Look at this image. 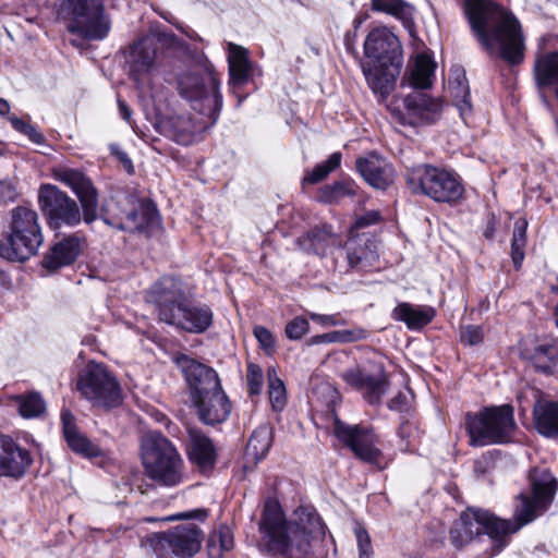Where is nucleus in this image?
I'll return each instance as SVG.
<instances>
[{
  "instance_id": "2eb2a0df",
  "label": "nucleus",
  "mask_w": 558,
  "mask_h": 558,
  "mask_svg": "<svg viewBox=\"0 0 558 558\" xmlns=\"http://www.w3.org/2000/svg\"><path fill=\"white\" fill-rule=\"evenodd\" d=\"M189 296L180 276L163 275L146 291L145 300L153 305L160 322L167 323Z\"/></svg>"
},
{
  "instance_id": "774afa93",
  "label": "nucleus",
  "mask_w": 558,
  "mask_h": 558,
  "mask_svg": "<svg viewBox=\"0 0 558 558\" xmlns=\"http://www.w3.org/2000/svg\"><path fill=\"white\" fill-rule=\"evenodd\" d=\"M9 283H10V278H9L8 274L0 268V288L5 287Z\"/></svg>"
},
{
  "instance_id": "f8f14e48",
  "label": "nucleus",
  "mask_w": 558,
  "mask_h": 558,
  "mask_svg": "<svg viewBox=\"0 0 558 558\" xmlns=\"http://www.w3.org/2000/svg\"><path fill=\"white\" fill-rule=\"evenodd\" d=\"M77 390L94 407L109 410L122 403L121 386L102 363L90 361L86 365L78 376Z\"/></svg>"
},
{
  "instance_id": "8fccbe9b",
  "label": "nucleus",
  "mask_w": 558,
  "mask_h": 558,
  "mask_svg": "<svg viewBox=\"0 0 558 558\" xmlns=\"http://www.w3.org/2000/svg\"><path fill=\"white\" fill-rule=\"evenodd\" d=\"M459 85H461V82H459ZM459 88L462 92V96L461 98H459V95H456V107L459 110L461 119L463 121H466V119L472 114L473 111L470 88L469 86H459Z\"/></svg>"
},
{
  "instance_id": "b1692460",
  "label": "nucleus",
  "mask_w": 558,
  "mask_h": 558,
  "mask_svg": "<svg viewBox=\"0 0 558 558\" xmlns=\"http://www.w3.org/2000/svg\"><path fill=\"white\" fill-rule=\"evenodd\" d=\"M32 462L28 450L20 447L11 437L0 434V476L19 478Z\"/></svg>"
},
{
  "instance_id": "393cba45",
  "label": "nucleus",
  "mask_w": 558,
  "mask_h": 558,
  "mask_svg": "<svg viewBox=\"0 0 558 558\" xmlns=\"http://www.w3.org/2000/svg\"><path fill=\"white\" fill-rule=\"evenodd\" d=\"M298 243L306 253L325 257L331 248L341 246V236L335 232L331 223L322 222L304 232Z\"/></svg>"
},
{
  "instance_id": "052dcab7",
  "label": "nucleus",
  "mask_w": 558,
  "mask_h": 558,
  "mask_svg": "<svg viewBox=\"0 0 558 558\" xmlns=\"http://www.w3.org/2000/svg\"><path fill=\"white\" fill-rule=\"evenodd\" d=\"M207 517V511L204 509H197L194 511H186L178 513L174 517L167 518L166 520H174V519H181V520H190V519H205Z\"/></svg>"
},
{
  "instance_id": "ea45409f",
  "label": "nucleus",
  "mask_w": 558,
  "mask_h": 558,
  "mask_svg": "<svg viewBox=\"0 0 558 558\" xmlns=\"http://www.w3.org/2000/svg\"><path fill=\"white\" fill-rule=\"evenodd\" d=\"M19 413L24 418H35L44 414L46 403L38 392H29L14 397Z\"/></svg>"
},
{
  "instance_id": "4d7b16f0",
  "label": "nucleus",
  "mask_w": 558,
  "mask_h": 558,
  "mask_svg": "<svg viewBox=\"0 0 558 558\" xmlns=\"http://www.w3.org/2000/svg\"><path fill=\"white\" fill-rule=\"evenodd\" d=\"M315 392H322V395L326 397V403L328 407H333L339 399L338 391L329 384H323L318 389L315 390Z\"/></svg>"
},
{
  "instance_id": "473e14b6",
  "label": "nucleus",
  "mask_w": 558,
  "mask_h": 558,
  "mask_svg": "<svg viewBox=\"0 0 558 558\" xmlns=\"http://www.w3.org/2000/svg\"><path fill=\"white\" fill-rule=\"evenodd\" d=\"M533 420L541 435L558 439V402L537 400L533 408Z\"/></svg>"
},
{
  "instance_id": "f03ea898",
  "label": "nucleus",
  "mask_w": 558,
  "mask_h": 558,
  "mask_svg": "<svg viewBox=\"0 0 558 558\" xmlns=\"http://www.w3.org/2000/svg\"><path fill=\"white\" fill-rule=\"evenodd\" d=\"M51 177L69 187L76 199L54 184H40L37 202L48 228L58 232L82 221L94 223L98 219L99 190L93 180L82 169L70 167L52 168Z\"/></svg>"
},
{
  "instance_id": "20e7f679",
  "label": "nucleus",
  "mask_w": 558,
  "mask_h": 558,
  "mask_svg": "<svg viewBox=\"0 0 558 558\" xmlns=\"http://www.w3.org/2000/svg\"><path fill=\"white\" fill-rule=\"evenodd\" d=\"M463 14L472 35L489 54L499 45V57L509 65L524 61V36L519 20L496 0H463Z\"/></svg>"
},
{
  "instance_id": "bb28decb",
  "label": "nucleus",
  "mask_w": 558,
  "mask_h": 558,
  "mask_svg": "<svg viewBox=\"0 0 558 558\" xmlns=\"http://www.w3.org/2000/svg\"><path fill=\"white\" fill-rule=\"evenodd\" d=\"M189 459L201 472H209L216 462V450L213 441L201 430L189 429Z\"/></svg>"
},
{
  "instance_id": "6ab92c4d",
  "label": "nucleus",
  "mask_w": 558,
  "mask_h": 558,
  "mask_svg": "<svg viewBox=\"0 0 558 558\" xmlns=\"http://www.w3.org/2000/svg\"><path fill=\"white\" fill-rule=\"evenodd\" d=\"M56 239L57 241L46 252L41 260L43 268L48 271H57L73 265L87 246V238L82 230L63 234L60 238L56 232Z\"/></svg>"
},
{
  "instance_id": "338daca9",
  "label": "nucleus",
  "mask_w": 558,
  "mask_h": 558,
  "mask_svg": "<svg viewBox=\"0 0 558 558\" xmlns=\"http://www.w3.org/2000/svg\"><path fill=\"white\" fill-rule=\"evenodd\" d=\"M412 430V426L409 423H403L400 426L399 435L404 438L405 436H410V433Z\"/></svg>"
},
{
  "instance_id": "a878e982",
  "label": "nucleus",
  "mask_w": 558,
  "mask_h": 558,
  "mask_svg": "<svg viewBox=\"0 0 558 558\" xmlns=\"http://www.w3.org/2000/svg\"><path fill=\"white\" fill-rule=\"evenodd\" d=\"M437 312L430 305H416L410 302H400L391 311V318L403 323L408 329L418 331L428 326L436 317Z\"/></svg>"
},
{
  "instance_id": "69168bd1",
  "label": "nucleus",
  "mask_w": 558,
  "mask_h": 558,
  "mask_svg": "<svg viewBox=\"0 0 558 558\" xmlns=\"http://www.w3.org/2000/svg\"><path fill=\"white\" fill-rule=\"evenodd\" d=\"M10 104L7 99L0 97V116L10 117Z\"/></svg>"
},
{
  "instance_id": "c9c22d12",
  "label": "nucleus",
  "mask_w": 558,
  "mask_h": 558,
  "mask_svg": "<svg viewBox=\"0 0 558 558\" xmlns=\"http://www.w3.org/2000/svg\"><path fill=\"white\" fill-rule=\"evenodd\" d=\"M342 161V154L335 151L328 156V158L317 165L311 170L306 169L301 180V189L303 192L310 185H315L324 182L330 173L340 168Z\"/></svg>"
},
{
  "instance_id": "58836bf2",
  "label": "nucleus",
  "mask_w": 558,
  "mask_h": 558,
  "mask_svg": "<svg viewBox=\"0 0 558 558\" xmlns=\"http://www.w3.org/2000/svg\"><path fill=\"white\" fill-rule=\"evenodd\" d=\"M232 547L233 536L228 526L222 525L218 531L209 535L207 553L210 558H222L223 554L229 551Z\"/></svg>"
},
{
  "instance_id": "423d86ee",
  "label": "nucleus",
  "mask_w": 558,
  "mask_h": 558,
  "mask_svg": "<svg viewBox=\"0 0 558 558\" xmlns=\"http://www.w3.org/2000/svg\"><path fill=\"white\" fill-rule=\"evenodd\" d=\"M178 92L191 108L215 125L223 107L221 73L204 53L193 57L191 66L178 76Z\"/></svg>"
},
{
  "instance_id": "bf43d9fd",
  "label": "nucleus",
  "mask_w": 558,
  "mask_h": 558,
  "mask_svg": "<svg viewBox=\"0 0 558 558\" xmlns=\"http://www.w3.org/2000/svg\"><path fill=\"white\" fill-rule=\"evenodd\" d=\"M388 407L395 411H405L408 409V397L403 392H398L397 396L391 398L388 402Z\"/></svg>"
},
{
  "instance_id": "39448f33",
  "label": "nucleus",
  "mask_w": 558,
  "mask_h": 558,
  "mask_svg": "<svg viewBox=\"0 0 558 558\" xmlns=\"http://www.w3.org/2000/svg\"><path fill=\"white\" fill-rule=\"evenodd\" d=\"M362 72L375 94L388 96L403 68V48L399 37L387 26L373 27L363 44Z\"/></svg>"
},
{
  "instance_id": "680f3d73",
  "label": "nucleus",
  "mask_w": 558,
  "mask_h": 558,
  "mask_svg": "<svg viewBox=\"0 0 558 558\" xmlns=\"http://www.w3.org/2000/svg\"><path fill=\"white\" fill-rule=\"evenodd\" d=\"M118 107H119L120 117L130 123L131 118H132V110L129 107V105L123 99L118 98Z\"/></svg>"
},
{
  "instance_id": "c85d7f7f",
  "label": "nucleus",
  "mask_w": 558,
  "mask_h": 558,
  "mask_svg": "<svg viewBox=\"0 0 558 558\" xmlns=\"http://www.w3.org/2000/svg\"><path fill=\"white\" fill-rule=\"evenodd\" d=\"M126 219L134 226V232L151 238L160 227L161 218L155 202L150 198H141L138 205L130 210Z\"/></svg>"
},
{
  "instance_id": "a19ab883",
  "label": "nucleus",
  "mask_w": 558,
  "mask_h": 558,
  "mask_svg": "<svg viewBox=\"0 0 558 558\" xmlns=\"http://www.w3.org/2000/svg\"><path fill=\"white\" fill-rule=\"evenodd\" d=\"M268 396L274 411L280 412L287 404L284 384L276 376L275 371L268 372Z\"/></svg>"
},
{
  "instance_id": "13d9d810",
  "label": "nucleus",
  "mask_w": 558,
  "mask_h": 558,
  "mask_svg": "<svg viewBox=\"0 0 558 558\" xmlns=\"http://www.w3.org/2000/svg\"><path fill=\"white\" fill-rule=\"evenodd\" d=\"M307 316L312 322L322 326H336L339 322L338 315H325L310 312Z\"/></svg>"
},
{
  "instance_id": "79ce46f5",
  "label": "nucleus",
  "mask_w": 558,
  "mask_h": 558,
  "mask_svg": "<svg viewBox=\"0 0 558 558\" xmlns=\"http://www.w3.org/2000/svg\"><path fill=\"white\" fill-rule=\"evenodd\" d=\"M533 354L524 355L530 359L535 369L544 373L558 372V351H531Z\"/></svg>"
},
{
  "instance_id": "2f4dec72",
  "label": "nucleus",
  "mask_w": 558,
  "mask_h": 558,
  "mask_svg": "<svg viewBox=\"0 0 558 558\" xmlns=\"http://www.w3.org/2000/svg\"><path fill=\"white\" fill-rule=\"evenodd\" d=\"M344 248L350 270L363 268L366 263L372 262L376 256L375 243L366 235L348 234Z\"/></svg>"
},
{
  "instance_id": "5fc2aeb1",
  "label": "nucleus",
  "mask_w": 558,
  "mask_h": 558,
  "mask_svg": "<svg viewBox=\"0 0 558 558\" xmlns=\"http://www.w3.org/2000/svg\"><path fill=\"white\" fill-rule=\"evenodd\" d=\"M356 41H357V31L355 29H349L344 34L343 38V45L345 48V51L348 54L352 56L356 60L360 59V53L356 48Z\"/></svg>"
},
{
  "instance_id": "c756f323",
  "label": "nucleus",
  "mask_w": 558,
  "mask_h": 558,
  "mask_svg": "<svg viewBox=\"0 0 558 558\" xmlns=\"http://www.w3.org/2000/svg\"><path fill=\"white\" fill-rule=\"evenodd\" d=\"M356 172L372 187L377 190H387L392 183V178L386 166L379 162V156L374 150L367 157H357L355 160Z\"/></svg>"
},
{
  "instance_id": "49530a36",
  "label": "nucleus",
  "mask_w": 558,
  "mask_h": 558,
  "mask_svg": "<svg viewBox=\"0 0 558 558\" xmlns=\"http://www.w3.org/2000/svg\"><path fill=\"white\" fill-rule=\"evenodd\" d=\"M383 220L381 214L378 210H368L363 215L356 216L353 223L348 230V234L362 235L359 231L361 229L375 226Z\"/></svg>"
},
{
  "instance_id": "4468645a",
  "label": "nucleus",
  "mask_w": 558,
  "mask_h": 558,
  "mask_svg": "<svg viewBox=\"0 0 558 558\" xmlns=\"http://www.w3.org/2000/svg\"><path fill=\"white\" fill-rule=\"evenodd\" d=\"M341 377L372 405L379 404L390 388V378L385 371L383 354H378L368 364L347 369Z\"/></svg>"
},
{
  "instance_id": "9d476101",
  "label": "nucleus",
  "mask_w": 558,
  "mask_h": 558,
  "mask_svg": "<svg viewBox=\"0 0 558 558\" xmlns=\"http://www.w3.org/2000/svg\"><path fill=\"white\" fill-rule=\"evenodd\" d=\"M407 182L413 194H422L436 203L451 206L457 205L465 193L463 182L456 172L433 165L413 168L407 175Z\"/></svg>"
},
{
  "instance_id": "e2e57ef3",
  "label": "nucleus",
  "mask_w": 558,
  "mask_h": 558,
  "mask_svg": "<svg viewBox=\"0 0 558 558\" xmlns=\"http://www.w3.org/2000/svg\"><path fill=\"white\" fill-rule=\"evenodd\" d=\"M12 187L4 181H0V205L11 197Z\"/></svg>"
},
{
  "instance_id": "a211bd4d",
  "label": "nucleus",
  "mask_w": 558,
  "mask_h": 558,
  "mask_svg": "<svg viewBox=\"0 0 558 558\" xmlns=\"http://www.w3.org/2000/svg\"><path fill=\"white\" fill-rule=\"evenodd\" d=\"M333 433L359 459L371 464L379 463L381 451L377 448L378 437L372 428L360 425L349 426L336 420Z\"/></svg>"
},
{
  "instance_id": "de8ad7c7",
  "label": "nucleus",
  "mask_w": 558,
  "mask_h": 558,
  "mask_svg": "<svg viewBox=\"0 0 558 558\" xmlns=\"http://www.w3.org/2000/svg\"><path fill=\"white\" fill-rule=\"evenodd\" d=\"M247 384H248V391L250 396L257 397L262 392L263 388V372L262 368L255 364V363H248L247 364Z\"/></svg>"
},
{
  "instance_id": "aec40b11",
  "label": "nucleus",
  "mask_w": 558,
  "mask_h": 558,
  "mask_svg": "<svg viewBox=\"0 0 558 558\" xmlns=\"http://www.w3.org/2000/svg\"><path fill=\"white\" fill-rule=\"evenodd\" d=\"M166 324L191 333H203L214 324V312L208 304L193 302L190 295Z\"/></svg>"
},
{
  "instance_id": "c03bdc74",
  "label": "nucleus",
  "mask_w": 558,
  "mask_h": 558,
  "mask_svg": "<svg viewBox=\"0 0 558 558\" xmlns=\"http://www.w3.org/2000/svg\"><path fill=\"white\" fill-rule=\"evenodd\" d=\"M354 340V333L351 330H332L322 335H315L307 341L308 345L328 344V343H348Z\"/></svg>"
},
{
  "instance_id": "09e8293b",
  "label": "nucleus",
  "mask_w": 558,
  "mask_h": 558,
  "mask_svg": "<svg viewBox=\"0 0 558 558\" xmlns=\"http://www.w3.org/2000/svg\"><path fill=\"white\" fill-rule=\"evenodd\" d=\"M484 340V329L478 325H468L460 330V341L464 345H478Z\"/></svg>"
},
{
  "instance_id": "0eeeda50",
  "label": "nucleus",
  "mask_w": 558,
  "mask_h": 558,
  "mask_svg": "<svg viewBox=\"0 0 558 558\" xmlns=\"http://www.w3.org/2000/svg\"><path fill=\"white\" fill-rule=\"evenodd\" d=\"M43 242L38 214L32 208L16 206L11 210L9 232L0 240V257L24 263L37 254Z\"/></svg>"
},
{
  "instance_id": "ddd939ff",
  "label": "nucleus",
  "mask_w": 558,
  "mask_h": 558,
  "mask_svg": "<svg viewBox=\"0 0 558 558\" xmlns=\"http://www.w3.org/2000/svg\"><path fill=\"white\" fill-rule=\"evenodd\" d=\"M203 539L204 532L199 526L187 522L155 533L148 542L158 558H191L199 551Z\"/></svg>"
},
{
  "instance_id": "1a4fd4ad",
  "label": "nucleus",
  "mask_w": 558,
  "mask_h": 558,
  "mask_svg": "<svg viewBox=\"0 0 558 558\" xmlns=\"http://www.w3.org/2000/svg\"><path fill=\"white\" fill-rule=\"evenodd\" d=\"M464 425L472 447H485L510 440L515 422L509 404L487 407L478 412H468Z\"/></svg>"
},
{
  "instance_id": "f704fd0d",
  "label": "nucleus",
  "mask_w": 558,
  "mask_h": 558,
  "mask_svg": "<svg viewBox=\"0 0 558 558\" xmlns=\"http://www.w3.org/2000/svg\"><path fill=\"white\" fill-rule=\"evenodd\" d=\"M373 12L385 13L400 21L405 28L414 26V7L405 0H371Z\"/></svg>"
},
{
  "instance_id": "dca6fc26",
  "label": "nucleus",
  "mask_w": 558,
  "mask_h": 558,
  "mask_svg": "<svg viewBox=\"0 0 558 558\" xmlns=\"http://www.w3.org/2000/svg\"><path fill=\"white\" fill-rule=\"evenodd\" d=\"M158 43L150 37H141L122 49L124 69L129 78L136 85L143 84L157 68Z\"/></svg>"
},
{
  "instance_id": "e433bc0d",
  "label": "nucleus",
  "mask_w": 558,
  "mask_h": 558,
  "mask_svg": "<svg viewBox=\"0 0 558 558\" xmlns=\"http://www.w3.org/2000/svg\"><path fill=\"white\" fill-rule=\"evenodd\" d=\"M527 220L525 218H519L514 221L513 233L511 239L510 246V256L512 259L513 268L515 270H520L525 257V246H526V231H527Z\"/></svg>"
},
{
  "instance_id": "f3484780",
  "label": "nucleus",
  "mask_w": 558,
  "mask_h": 558,
  "mask_svg": "<svg viewBox=\"0 0 558 558\" xmlns=\"http://www.w3.org/2000/svg\"><path fill=\"white\" fill-rule=\"evenodd\" d=\"M227 61L229 93L236 98L239 108L248 97L244 87L253 82L257 65L251 60L248 49L234 43L227 45Z\"/></svg>"
},
{
  "instance_id": "412c9836",
  "label": "nucleus",
  "mask_w": 558,
  "mask_h": 558,
  "mask_svg": "<svg viewBox=\"0 0 558 558\" xmlns=\"http://www.w3.org/2000/svg\"><path fill=\"white\" fill-rule=\"evenodd\" d=\"M174 362L187 381L191 398L221 386L216 371L195 359L180 354L174 357Z\"/></svg>"
},
{
  "instance_id": "4be33fe9",
  "label": "nucleus",
  "mask_w": 558,
  "mask_h": 558,
  "mask_svg": "<svg viewBox=\"0 0 558 558\" xmlns=\"http://www.w3.org/2000/svg\"><path fill=\"white\" fill-rule=\"evenodd\" d=\"M191 400L198 418L206 425L223 423L231 413V402L221 386L191 398Z\"/></svg>"
},
{
  "instance_id": "f257e3e1",
  "label": "nucleus",
  "mask_w": 558,
  "mask_h": 558,
  "mask_svg": "<svg viewBox=\"0 0 558 558\" xmlns=\"http://www.w3.org/2000/svg\"><path fill=\"white\" fill-rule=\"evenodd\" d=\"M531 495L522 493L518 496L519 505L513 511V521L497 518L487 510L468 508L450 530L452 545L462 548L484 532L493 545L487 558L493 557L505 547L508 535L518 532L547 509L554 500L558 482L546 470L534 471L531 474Z\"/></svg>"
},
{
  "instance_id": "a18cd8bd",
  "label": "nucleus",
  "mask_w": 558,
  "mask_h": 558,
  "mask_svg": "<svg viewBox=\"0 0 558 558\" xmlns=\"http://www.w3.org/2000/svg\"><path fill=\"white\" fill-rule=\"evenodd\" d=\"M310 330V322L306 316L299 315L286 324L284 335L289 340H300Z\"/></svg>"
},
{
  "instance_id": "6e6552de",
  "label": "nucleus",
  "mask_w": 558,
  "mask_h": 558,
  "mask_svg": "<svg viewBox=\"0 0 558 558\" xmlns=\"http://www.w3.org/2000/svg\"><path fill=\"white\" fill-rule=\"evenodd\" d=\"M141 457L151 480L165 486H177L182 482L183 460L177 448L160 433L143 435Z\"/></svg>"
},
{
  "instance_id": "cd10ccee",
  "label": "nucleus",
  "mask_w": 558,
  "mask_h": 558,
  "mask_svg": "<svg viewBox=\"0 0 558 558\" xmlns=\"http://www.w3.org/2000/svg\"><path fill=\"white\" fill-rule=\"evenodd\" d=\"M64 439L71 450L85 458H95L102 454L101 449L82 434L75 425L74 415L69 410L61 413Z\"/></svg>"
},
{
  "instance_id": "603ef678",
  "label": "nucleus",
  "mask_w": 558,
  "mask_h": 558,
  "mask_svg": "<svg viewBox=\"0 0 558 558\" xmlns=\"http://www.w3.org/2000/svg\"><path fill=\"white\" fill-rule=\"evenodd\" d=\"M253 336L258 341L260 349H274L276 339L268 328L256 325L253 327Z\"/></svg>"
},
{
  "instance_id": "4c0bfd02",
  "label": "nucleus",
  "mask_w": 558,
  "mask_h": 558,
  "mask_svg": "<svg viewBox=\"0 0 558 558\" xmlns=\"http://www.w3.org/2000/svg\"><path fill=\"white\" fill-rule=\"evenodd\" d=\"M272 445V430L267 425L257 427L247 442V454L252 456L256 461L265 458Z\"/></svg>"
},
{
  "instance_id": "864d4df0",
  "label": "nucleus",
  "mask_w": 558,
  "mask_h": 558,
  "mask_svg": "<svg viewBox=\"0 0 558 558\" xmlns=\"http://www.w3.org/2000/svg\"><path fill=\"white\" fill-rule=\"evenodd\" d=\"M110 154L112 157L116 158V160L120 163V166L123 168V170L129 174L133 175L135 174V167L133 165L132 159L128 155L126 151L122 150L117 145L110 146Z\"/></svg>"
},
{
  "instance_id": "5701e85b",
  "label": "nucleus",
  "mask_w": 558,
  "mask_h": 558,
  "mask_svg": "<svg viewBox=\"0 0 558 558\" xmlns=\"http://www.w3.org/2000/svg\"><path fill=\"white\" fill-rule=\"evenodd\" d=\"M403 105L411 126L433 125L442 113V101L421 92L407 95Z\"/></svg>"
},
{
  "instance_id": "3c124183",
  "label": "nucleus",
  "mask_w": 558,
  "mask_h": 558,
  "mask_svg": "<svg viewBox=\"0 0 558 558\" xmlns=\"http://www.w3.org/2000/svg\"><path fill=\"white\" fill-rule=\"evenodd\" d=\"M357 547L360 551V558H369L373 554L372 542L367 531L361 525H356L354 529Z\"/></svg>"
},
{
  "instance_id": "9b49d317",
  "label": "nucleus",
  "mask_w": 558,
  "mask_h": 558,
  "mask_svg": "<svg viewBox=\"0 0 558 558\" xmlns=\"http://www.w3.org/2000/svg\"><path fill=\"white\" fill-rule=\"evenodd\" d=\"M58 16L68 21L71 34L88 40H101L110 32V21L100 0H60Z\"/></svg>"
},
{
  "instance_id": "7c9ffc66",
  "label": "nucleus",
  "mask_w": 558,
  "mask_h": 558,
  "mask_svg": "<svg viewBox=\"0 0 558 558\" xmlns=\"http://www.w3.org/2000/svg\"><path fill=\"white\" fill-rule=\"evenodd\" d=\"M359 191L360 186L351 177H343L332 183L319 186L313 199L322 205L337 206L344 198L356 197Z\"/></svg>"
},
{
  "instance_id": "6e6d98bb",
  "label": "nucleus",
  "mask_w": 558,
  "mask_h": 558,
  "mask_svg": "<svg viewBox=\"0 0 558 558\" xmlns=\"http://www.w3.org/2000/svg\"><path fill=\"white\" fill-rule=\"evenodd\" d=\"M498 218L494 211H489L485 217V223L483 227L482 235L487 241H493L495 239V233L497 230Z\"/></svg>"
},
{
  "instance_id": "37998d69",
  "label": "nucleus",
  "mask_w": 558,
  "mask_h": 558,
  "mask_svg": "<svg viewBox=\"0 0 558 558\" xmlns=\"http://www.w3.org/2000/svg\"><path fill=\"white\" fill-rule=\"evenodd\" d=\"M8 121L11 123V126L19 133L25 135L32 143L37 145H43L46 142V138L43 133H40L37 128L32 124L29 121H26L22 118H19L14 114L8 117Z\"/></svg>"
},
{
  "instance_id": "7ed1b4c3",
  "label": "nucleus",
  "mask_w": 558,
  "mask_h": 558,
  "mask_svg": "<svg viewBox=\"0 0 558 558\" xmlns=\"http://www.w3.org/2000/svg\"><path fill=\"white\" fill-rule=\"evenodd\" d=\"M258 531L260 549L278 558H313V543L325 535V526L314 510L300 507L287 519L274 498L265 501Z\"/></svg>"
},
{
  "instance_id": "0e129e2a",
  "label": "nucleus",
  "mask_w": 558,
  "mask_h": 558,
  "mask_svg": "<svg viewBox=\"0 0 558 558\" xmlns=\"http://www.w3.org/2000/svg\"><path fill=\"white\" fill-rule=\"evenodd\" d=\"M369 15L367 12H360L355 15L352 22V27L355 31H359L360 27L368 20Z\"/></svg>"
},
{
  "instance_id": "72a5a7b5",
  "label": "nucleus",
  "mask_w": 558,
  "mask_h": 558,
  "mask_svg": "<svg viewBox=\"0 0 558 558\" xmlns=\"http://www.w3.org/2000/svg\"><path fill=\"white\" fill-rule=\"evenodd\" d=\"M436 70V62L426 52L415 57L413 68L408 75V84L414 89H427L433 85V77Z\"/></svg>"
}]
</instances>
